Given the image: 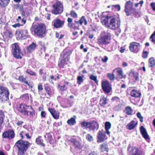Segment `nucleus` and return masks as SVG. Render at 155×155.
Masks as SVG:
<instances>
[{
    "mask_svg": "<svg viewBox=\"0 0 155 155\" xmlns=\"http://www.w3.org/2000/svg\"><path fill=\"white\" fill-rule=\"evenodd\" d=\"M111 124L109 122H106L105 123V128L106 133L108 135L110 134V132L109 131V129L110 128Z\"/></svg>",
    "mask_w": 155,
    "mask_h": 155,
    "instance_id": "obj_25",
    "label": "nucleus"
},
{
    "mask_svg": "<svg viewBox=\"0 0 155 155\" xmlns=\"http://www.w3.org/2000/svg\"><path fill=\"white\" fill-rule=\"evenodd\" d=\"M155 65V60L153 58H151L149 60L148 66L152 67Z\"/></svg>",
    "mask_w": 155,
    "mask_h": 155,
    "instance_id": "obj_29",
    "label": "nucleus"
},
{
    "mask_svg": "<svg viewBox=\"0 0 155 155\" xmlns=\"http://www.w3.org/2000/svg\"><path fill=\"white\" fill-rule=\"evenodd\" d=\"M105 137V132L103 130L98 131L97 136V142L100 143L103 142L104 140Z\"/></svg>",
    "mask_w": 155,
    "mask_h": 155,
    "instance_id": "obj_12",
    "label": "nucleus"
},
{
    "mask_svg": "<svg viewBox=\"0 0 155 155\" xmlns=\"http://www.w3.org/2000/svg\"><path fill=\"white\" fill-rule=\"evenodd\" d=\"M17 20L21 23V24L20 25H23L26 22V20L24 19V18H21V17L20 16L18 17Z\"/></svg>",
    "mask_w": 155,
    "mask_h": 155,
    "instance_id": "obj_42",
    "label": "nucleus"
},
{
    "mask_svg": "<svg viewBox=\"0 0 155 155\" xmlns=\"http://www.w3.org/2000/svg\"><path fill=\"white\" fill-rule=\"evenodd\" d=\"M41 116L42 117L45 118V117L46 114L44 111H42L41 114Z\"/></svg>",
    "mask_w": 155,
    "mask_h": 155,
    "instance_id": "obj_63",
    "label": "nucleus"
},
{
    "mask_svg": "<svg viewBox=\"0 0 155 155\" xmlns=\"http://www.w3.org/2000/svg\"><path fill=\"white\" fill-rule=\"evenodd\" d=\"M35 34L40 37H44L45 35V27L42 24L35 25L33 26Z\"/></svg>",
    "mask_w": 155,
    "mask_h": 155,
    "instance_id": "obj_3",
    "label": "nucleus"
},
{
    "mask_svg": "<svg viewBox=\"0 0 155 155\" xmlns=\"http://www.w3.org/2000/svg\"><path fill=\"white\" fill-rule=\"evenodd\" d=\"M88 155H97V153L96 152L93 151L90 153Z\"/></svg>",
    "mask_w": 155,
    "mask_h": 155,
    "instance_id": "obj_64",
    "label": "nucleus"
},
{
    "mask_svg": "<svg viewBox=\"0 0 155 155\" xmlns=\"http://www.w3.org/2000/svg\"><path fill=\"white\" fill-rule=\"evenodd\" d=\"M48 110L54 119H58L59 118V113L54 108H49Z\"/></svg>",
    "mask_w": 155,
    "mask_h": 155,
    "instance_id": "obj_16",
    "label": "nucleus"
},
{
    "mask_svg": "<svg viewBox=\"0 0 155 155\" xmlns=\"http://www.w3.org/2000/svg\"><path fill=\"white\" fill-rule=\"evenodd\" d=\"M133 112V110L130 107L128 106L126 108V113L127 115H132Z\"/></svg>",
    "mask_w": 155,
    "mask_h": 155,
    "instance_id": "obj_33",
    "label": "nucleus"
},
{
    "mask_svg": "<svg viewBox=\"0 0 155 155\" xmlns=\"http://www.w3.org/2000/svg\"><path fill=\"white\" fill-rule=\"evenodd\" d=\"M100 104L102 106H104L107 104V98L104 96H103L101 98L100 100Z\"/></svg>",
    "mask_w": 155,
    "mask_h": 155,
    "instance_id": "obj_32",
    "label": "nucleus"
},
{
    "mask_svg": "<svg viewBox=\"0 0 155 155\" xmlns=\"http://www.w3.org/2000/svg\"><path fill=\"white\" fill-rule=\"evenodd\" d=\"M10 0H0V6L2 8H5L9 4Z\"/></svg>",
    "mask_w": 155,
    "mask_h": 155,
    "instance_id": "obj_27",
    "label": "nucleus"
},
{
    "mask_svg": "<svg viewBox=\"0 0 155 155\" xmlns=\"http://www.w3.org/2000/svg\"><path fill=\"white\" fill-rule=\"evenodd\" d=\"M8 99L9 97H7V96L0 94V102H5L8 100Z\"/></svg>",
    "mask_w": 155,
    "mask_h": 155,
    "instance_id": "obj_34",
    "label": "nucleus"
},
{
    "mask_svg": "<svg viewBox=\"0 0 155 155\" xmlns=\"http://www.w3.org/2000/svg\"><path fill=\"white\" fill-rule=\"evenodd\" d=\"M12 53L15 57L17 58H21L23 56L20 51V49L18 45L15 43L12 45Z\"/></svg>",
    "mask_w": 155,
    "mask_h": 155,
    "instance_id": "obj_5",
    "label": "nucleus"
},
{
    "mask_svg": "<svg viewBox=\"0 0 155 155\" xmlns=\"http://www.w3.org/2000/svg\"><path fill=\"white\" fill-rule=\"evenodd\" d=\"M25 133V131H22L19 134V135L22 139H23L24 138V135Z\"/></svg>",
    "mask_w": 155,
    "mask_h": 155,
    "instance_id": "obj_61",
    "label": "nucleus"
},
{
    "mask_svg": "<svg viewBox=\"0 0 155 155\" xmlns=\"http://www.w3.org/2000/svg\"><path fill=\"white\" fill-rule=\"evenodd\" d=\"M117 30L118 29V28L120 26V19L119 18H117Z\"/></svg>",
    "mask_w": 155,
    "mask_h": 155,
    "instance_id": "obj_60",
    "label": "nucleus"
},
{
    "mask_svg": "<svg viewBox=\"0 0 155 155\" xmlns=\"http://www.w3.org/2000/svg\"><path fill=\"white\" fill-rule=\"evenodd\" d=\"M137 117L140 119V122H143V117L141 116V113L140 112H138L137 113Z\"/></svg>",
    "mask_w": 155,
    "mask_h": 155,
    "instance_id": "obj_53",
    "label": "nucleus"
},
{
    "mask_svg": "<svg viewBox=\"0 0 155 155\" xmlns=\"http://www.w3.org/2000/svg\"><path fill=\"white\" fill-rule=\"evenodd\" d=\"M28 110H26L25 111H22V112H21L24 115H28Z\"/></svg>",
    "mask_w": 155,
    "mask_h": 155,
    "instance_id": "obj_59",
    "label": "nucleus"
},
{
    "mask_svg": "<svg viewBox=\"0 0 155 155\" xmlns=\"http://www.w3.org/2000/svg\"><path fill=\"white\" fill-rule=\"evenodd\" d=\"M84 77L83 75L81 76H78L77 78V83L79 85L83 81V78Z\"/></svg>",
    "mask_w": 155,
    "mask_h": 155,
    "instance_id": "obj_43",
    "label": "nucleus"
},
{
    "mask_svg": "<svg viewBox=\"0 0 155 155\" xmlns=\"http://www.w3.org/2000/svg\"><path fill=\"white\" fill-rule=\"evenodd\" d=\"M141 94L138 91L133 90L130 92V95L135 97H140Z\"/></svg>",
    "mask_w": 155,
    "mask_h": 155,
    "instance_id": "obj_23",
    "label": "nucleus"
},
{
    "mask_svg": "<svg viewBox=\"0 0 155 155\" xmlns=\"http://www.w3.org/2000/svg\"><path fill=\"white\" fill-rule=\"evenodd\" d=\"M140 130L141 133L143 137L145 139H148L149 137V136L147 134L145 128H144L143 126H142L140 127Z\"/></svg>",
    "mask_w": 155,
    "mask_h": 155,
    "instance_id": "obj_19",
    "label": "nucleus"
},
{
    "mask_svg": "<svg viewBox=\"0 0 155 155\" xmlns=\"http://www.w3.org/2000/svg\"><path fill=\"white\" fill-rule=\"evenodd\" d=\"M86 139L88 141L91 142L93 140V137L90 134H87L86 136Z\"/></svg>",
    "mask_w": 155,
    "mask_h": 155,
    "instance_id": "obj_50",
    "label": "nucleus"
},
{
    "mask_svg": "<svg viewBox=\"0 0 155 155\" xmlns=\"http://www.w3.org/2000/svg\"><path fill=\"white\" fill-rule=\"evenodd\" d=\"M150 5L153 10L155 11V3L153 2L151 3Z\"/></svg>",
    "mask_w": 155,
    "mask_h": 155,
    "instance_id": "obj_58",
    "label": "nucleus"
},
{
    "mask_svg": "<svg viewBox=\"0 0 155 155\" xmlns=\"http://www.w3.org/2000/svg\"><path fill=\"white\" fill-rule=\"evenodd\" d=\"M75 29H78V27L80 26H81V23L80 22V21H74Z\"/></svg>",
    "mask_w": 155,
    "mask_h": 155,
    "instance_id": "obj_47",
    "label": "nucleus"
},
{
    "mask_svg": "<svg viewBox=\"0 0 155 155\" xmlns=\"http://www.w3.org/2000/svg\"><path fill=\"white\" fill-rule=\"evenodd\" d=\"M3 138L11 139L15 137V133L12 130H9L3 132L2 134Z\"/></svg>",
    "mask_w": 155,
    "mask_h": 155,
    "instance_id": "obj_9",
    "label": "nucleus"
},
{
    "mask_svg": "<svg viewBox=\"0 0 155 155\" xmlns=\"http://www.w3.org/2000/svg\"><path fill=\"white\" fill-rule=\"evenodd\" d=\"M0 94L7 96V97H9V92L8 90L6 87H0Z\"/></svg>",
    "mask_w": 155,
    "mask_h": 155,
    "instance_id": "obj_18",
    "label": "nucleus"
},
{
    "mask_svg": "<svg viewBox=\"0 0 155 155\" xmlns=\"http://www.w3.org/2000/svg\"><path fill=\"white\" fill-rule=\"evenodd\" d=\"M150 39H152L151 41L154 44H155V31L151 35Z\"/></svg>",
    "mask_w": 155,
    "mask_h": 155,
    "instance_id": "obj_49",
    "label": "nucleus"
},
{
    "mask_svg": "<svg viewBox=\"0 0 155 155\" xmlns=\"http://www.w3.org/2000/svg\"><path fill=\"white\" fill-rule=\"evenodd\" d=\"M102 87L104 92L107 93H109L111 89L109 82L107 81L102 82Z\"/></svg>",
    "mask_w": 155,
    "mask_h": 155,
    "instance_id": "obj_11",
    "label": "nucleus"
},
{
    "mask_svg": "<svg viewBox=\"0 0 155 155\" xmlns=\"http://www.w3.org/2000/svg\"><path fill=\"white\" fill-rule=\"evenodd\" d=\"M20 31L23 37V39H26L28 34V31L26 29H24L23 30Z\"/></svg>",
    "mask_w": 155,
    "mask_h": 155,
    "instance_id": "obj_37",
    "label": "nucleus"
},
{
    "mask_svg": "<svg viewBox=\"0 0 155 155\" xmlns=\"http://www.w3.org/2000/svg\"><path fill=\"white\" fill-rule=\"evenodd\" d=\"M90 78L94 81L96 83H97L98 81L97 79V77L93 75H91L90 77Z\"/></svg>",
    "mask_w": 155,
    "mask_h": 155,
    "instance_id": "obj_48",
    "label": "nucleus"
},
{
    "mask_svg": "<svg viewBox=\"0 0 155 155\" xmlns=\"http://www.w3.org/2000/svg\"><path fill=\"white\" fill-rule=\"evenodd\" d=\"M81 124L82 127H85L93 131L97 127H98V125L97 122L94 120L89 122L83 121L81 122Z\"/></svg>",
    "mask_w": 155,
    "mask_h": 155,
    "instance_id": "obj_4",
    "label": "nucleus"
},
{
    "mask_svg": "<svg viewBox=\"0 0 155 155\" xmlns=\"http://www.w3.org/2000/svg\"><path fill=\"white\" fill-rule=\"evenodd\" d=\"M70 15L72 18H78V14L75 12L74 10H72L70 12Z\"/></svg>",
    "mask_w": 155,
    "mask_h": 155,
    "instance_id": "obj_44",
    "label": "nucleus"
},
{
    "mask_svg": "<svg viewBox=\"0 0 155 155\" xmlns=\"http://www.w3.org/2000/svg\"><path fill=\"white\" fill-rule=\"evenodd\" d=\"M18 35V37H17V38H18L19 39H23V37L22 36V34L20 31L19 32L18 34H17V35Z\"/></svg>",
    "mask_w": 155,
    "mask_h": 155,
    "instance_id": "obj_56",
    "label": "nucleus"
},
{
    "mask_svg": "<svg viewBox=\"0 0 155 155\" xmlns=\"http://www.w3.org/2000/svg\"><path fill=\"white\" fill-rule=\"evenodd\" d=\"M53 9L52 11V13L58 15L61 13L63 9V6L59 1H57L53 5Z\"/></svg>",
    "mask_w": 155,
    "mask_h": 155,
    "instance_id": "obj_7",
    "label": "nucleus"
},
{
    "mask_svg": "<svg viewBox=\"0 0 155 155\" xmlns=\"http://www.w3.org/2000/svg\"><path fill=\"white\" fill-rule=\"evenodd\" d=\"M101 149L102 152H108V149L107 147V145L105 143H103L101 145Z\"/></svg>",
    "mask_w": 155,
    "mask_h": 155,
    "instance_id": "obj_38",
    "label": "nucleus"
},
{
    "mask_svg": "<svg viewBox=\"0 0 155 155\" xmlns=\"http://www.w3.org/2000/svg\"><path fill=\"white\" fill-rule=\"evenodd\" d=\"M18 79L20 81L24 82L28 85H29L28 81H26V78L25 77H24L23 76H21L19 77Z\"/></svg>",
    "mask_w": 155,
    "mask_h": 155,
    "instance_id": "obj_41",
    "label": "nucleus"
},
{
    "mask_svg": "<svg viewBox=\"0 0 155 155\" xmlns=\"http://www.w3.org/2000/svg\"><path fill=\"white\" fill-rule=\"evenodd\" d=\"M31 109L32 107L31 106L27 105L25 104H21L19 105L18 110L21 112L22 110L25 111Z\"/></svg>",
    "mask_w": 155,
    "mask_h": 155,
    "instance_id": "obj_17",
    "label": "nucleus"
},
{
    "mask_svg": "<svg viewBox=\"0 0 155 155\" xmlns=\"http://www.w3.org/2000/svg\"><path fill=\"white\" fill-rule=\"evenodd\" d=\"M68 26L70 28H71L75 29L74 22H73L72 19L70 18H68L67 19Z\"/></svg>",
    "mask_w": 155,
    "mask_h": 155,
    "instance_id": "obj_21",
    "label": "nucleus"
},
{
    "mask_svg": "<svg viewBox=\"0 0 155 155\" xmlns=\"http://www.w3.org/2000/svg\"><path fill=\"white\" fill-rule=\"evenodd\" d=\"M41 137H39L36 139V143L38 144L41 145L42 146H45V144L43 143V140L41 139Z\"/></svg>",
    "mask_w": 155,
    "mask_h": 155,
    "instance_id": "obj_31",
    "label": "nucleus"
},
{
    "mask_svg": "<svg viewBox=\"0 0 155 155\" xmlns=\"http://www.w3.org/2000/svg\"><path fill=\"white\" fill-rule=\"evenodd\" d=\"M72 53V51L71 50H64L63 52V58H64L66 59V60L68 61L69 58V57L70 55H71Z\"/></svg>",
    "mask_w": 155,
    "mask_h": 155,
    "instance_id": "obj_20",
    "label": "nucleus"
},
{
    "mask_svg": "<svg viewBox=\"0 0 155 155\" xmlns=\"http://www.w3.org/2000/svg\"><path fill=\"white\" fill-rule=\"evenodd\" d=\"M117 78L122 79L126 78V75L123 73L122 68H117Z\"/></svg>",
    "mask_w": 155,
    "mask_h": 155,
    "instance_id": "obj_15",
    "label": "nucleus"
},
{
    "mask_svg": "<svg viewBox=\"0 0 155 155\" xmlns=\"http://www.w3.org/2000/svg\"><path fill=\"white\" fill-rule=\"evenodd\" d=\"M26 73L28 74H29L30 75H34V76H36V74L34 72H33L31 70H30V69H28L26 71Z\"/></svg>",
    "mask_w": 155,
    "mask_h": 155,
    "instance_id": "obj_51",
    "label": "nucleus"
},
{
    "mask_svg": "<svg viewBox=\"0 0 155 155\" xmlns=\"http://www.w3.org/2000/svg\"><path fill=\"white\" fill-rule=\"evenodd\" d=\"M116 16L108 15L102 18L101 22L102 24L112 29H115Z\"/></svg>",
    "mask_w": 155,
    "mask_h": 155,
    "instance_id": "obj_1",
    "label": "nucleus"
},
{
    "mask_svg": "<svg viewBox=\"0 0 155 155\" xmlns=\"http://www.w3.org/2000/svg\"><path fill=\"white\" fill-rule=\"evenodd\" d=\"M137 123L134 120H132L127 125V128L129 130L134 129L136 126Z\"/></svg>",
    "mask_w": 155,
    "mask_h": 155,
    "instance_id": "obj_24",
    "label": "nucleus"
},
{
    "mask_svg": "<svg viewBox=\"0 0 155 155\" xmlns=\"http://www.w3.org/2000/svg\"><path fill=\"white\" fill-rule=\"evenodd\" d=\"M130 155H143V152L136 147H129L128 148Z\"/></svg>",
    "mask_w": 155,
    "mask_h": 155,
    "instance_id": "obj_8",
    "label": "nucleus"
},
{
    "mask_svg": "<svg viewBox=\"0 0 155 155\" xmlns=\"http://www.w3.org/2000/svg\"><path fill=\"white\" fill-rule=\"evenodd\" d=\"M64 21L59 18H56L53 21V26L56 28H62L64 25Z\"/></svg>",
    "mask_w": 155,
    "mask_h": 155,
    "instance_id": "obj_14",
    "label": "nucleus"
},
{
    "mask_svg": "<svg viewBox=\"0 0 155 155\" xmlns=\"http://www.w3.org/2000/svg\"><path fill=\"white\" fill-rule=\"evenodd\" d=\"M110 38V34L105 31L102 32L101 35V37L98 40L100 45L106 44L109 43L107 41Z\"/></svg>",
    "mask_w": 155,
    "mask_h": 155,
    "instance_id": "obj_6",
    "label": "nucleus"
},
{
    "mask_svg": "<svg viewBox=\"0 0 155 155\" xmlns=\"http://www.w3.org/2000/svg\"><path fill=\"white\" fill-rule=\"evenodd\" d=\"M133 8V3L130 1L127 2L125 4V12L126 13V15L129 16L130 15L128 10L131 11Z\"/></svg>",
    "mask_w": 155,
    "mask_h": 155,
    "instance_id": "obj_13",
    "label": "nucleus"
},
{
    "mask_svg": "<svg viewBox=\"0 0 155 155\" xmlns=\"http://www.w3.org/2000/svg\"><path fill=\"white\" fill-rule=\"evenodd\" d=\"M80 22L81 23V25L84 22V25H86L87 24V21L86 19L85 18L84 16H82L80 20H79Z\"/></svg>",
    "mask_w": 155,
    "mask_h": 155,
    "instance_id": "obj_45",
    "label": "nucleus"
},
{
    "mask_svg": "<svg viewBox=\"0 0 155 155\" xmlns=\"http://www.w3.org/2000/svg\"><path fill=\"white\" fill-rule=\"evenodd\" d=\"M65 60H66V59L63 58V59H61L60 61H59L58 66L60 67H63L64 65L65 64Z\"/></svg>",
    "mask_w": 155,
    "mask_h": 155,
    "instance_id": "obj_40",
    "label": "nucleus"
},
{
    "mask_svg": "<svg viewBox=\"0 0 155 155\" xmlns=\"http://www.w3.org/2000/svg\"><path fill=\"white\" fill-rule=\"evenodd\" d=\"M24 135L28 139H30L31 138V136H29V134L28 133H26L25 131Z\"/></svg>",
    "mask_w": 155,
    "mask_h": 155,
    "instance_id": "obj_62",
    "label": "nucleus"
},
{
    "mask_svg": "<svg viewBox=\"0 0 155 155\" xmlns=\"http://www.w3.org/2000/svg\"><path fill=\"white\" fill-rule=\"evenodd\" d=\"M28 113H29V116L31 117H32L35 115V111L34 109L32 108V109L28 110Z\"/></svg>",
    "mask_w": 155,
    "mask_h": 155,
    "instance_id": "obj_52",
    "label": "nucleus"
},
{
    "mask_svg": "<svg viewBox=\"0 0 155 155\" xmlns=\"http://www.w3.org/2000/svg\"><path fill=\"white\" fill-rule=\"evenodd\" d=\"M45 137L46 139H48L50 143H51L52 140V137L51 134L50 133L47 134L45 136Z\"/></svg>",
    "mask_w": 155,
    "mask_h": 155,
    "instance_id": "obj_39",
    "label": "nucleus"
},
{
    "mask_svg": "<svg viewBox=\"0 0 155 155\" xmlns=\"http://www.w3.org/2000/svg\"><path fill=\"white\" fill-rule=\"evenodd\" d=\"M67 123L71 125H74L76 122L75 119L73 118H71L70 119L68 120L67 121Z\"/></svg>",
    "mask_w": 155,
    "mask_h": 155,
    "instance_id": "obj_36",
    "label": "nucleus"
},
{
    "mask_svg": "<svg viewBox=\"0 0 155 155\" xmlns=\"http://www.w3.org/2000/svg\"><path fill=\"white\" fill-rule=\"evenodd\" d=\"M71 141L74 143L76 148L78 149L81 148V144L78 141H77L75 139H71Z\"/></svg>",
    "mask_w": 155,
    "mask_h": 155,
    "instance_id": "obj_28",
    "label": "nucleus"
},
{
    "mask_svg": "<svg viewBox=\"0 0 155 155\" xmlns=\"http://www.w3.org/2000/svg\"><path fill=\"white\" fill-rule=\"evenodd\" d=\"M108 60V57L105 56L103 58H101V61L104 62H106Z\"/></svg>",
    "mask_w": 155,
    "mask_h": 155,
    "instance_id": "obj_55",
    "label": "nucleus"
},
{
    "mask_svg": "<svg viewBox=\"0 0 155 155\" xmlns=\"http://www.w3.org/2000/svg\"><path fill=\"white\" fill-rule=\"evenodd\" d=\"M107 76L111 81H113L114 78V75L113 73H108L107 75Z\"/></svg>",
    "mask_w": 155,
    "mask_h": 155,
    "instance_id": "obj_46",
    "label": "nucleus"
},
{
    "mask_svg": "<svg viewBox=\"0 0 155 155\" xmlns=\"http://www.w3.org/2000/svg\"><path fill=\"white\" fill-rule=\"evenodd\" d=\"M140 47V45L139 43L133 42L130 44L129 48L131 51L137 53L139 51Z\"/></svg>",
    "mask_w": 155,
    "mask_h": 155,
    "instance_id": "obj_10",
    "label": "nucleus"
},
{
    "mask_svg": "<svg viewBox=\"0 0 155 155\" xmlns=\"http://www.w3.org/2000/svg\"><path fill=\"white\" fill-rule=\"evenodd\" d=\"M4 36L6 38H11L12 36V33L11 31L7 30L4 32Z\"/></svg>",
    "mask_w": 155,
    "mask_h": 155,
    "instance_id": "obj_30",
    "label": "nucleus"
},
{
    "mask_svg": "<svg viewBox=\"0 0 155 155\" xmlns=\"http://www.w3.org/2000/svg\"><path fill=\"white\" fill-rule=\"evenodd\" d=\"M117 102H119L118 103V105L117 106L118 110H120L124 108V103L122 100H120V98L117 97Z\"/></svg>",
    "mask_w": 155,
    "mask_h": 155,
    "instance_id": "obj_22",
    "label": "nucleus"
},
{
    "mask_svg": "<svg viewBox=\"0 0 155 155\" xmlns=\"http://www.w3.org/2000/svg\"><path fill=\"white\" fill-rule=\"evenodd\" d=\"M30 143L27 141L19 140L15 144V146L18 148V155H24L25 152L27 150L30 146Z\"/></svg>",
    "mask_w": 155,
    "mask_h": 155,
    "instance_id": "obj_2",
    "label": "nucleus"
},
{
    "mask_svg": "<svg viewBox=\"0 0 155 155\" xmlns=\"http://www.w3.org/2000/svg\"><path fill=\"white\" fill-rule=\"evenodd\" d=\"M148 52L147 51H143L142 57L144 58H146L147 57Z\"/></svg>",
    "mask_w": 155,
    "mask_h": 155,
    "instance_id": "obj_54",
    "label": "nucleus"
},
{
    "mask_svg": "<svg viewBox=\"0 0 155 155\" xmlns=\"http://www.w3.org/2000/svg\"><path fill=\"white\" fill-rule=\"evenodd\" d=\"M20 98L24 101H28L29 99L28 94H25L22 95L21 97Z\"/></svg>",
    "mask_w": 155,
    "mask_h": 155,
    "instance_id": "obj_35",
    "label": "nucleus"
},
{
    "mask_svg": "<svg viewBox=\"0 0 155 155\" xmlns=\"http://www.w3.org/2000/svg\"><path fill=\"white\" fill-rule=\"evenodd\" d=\"M46 92L49 95L51 94V91H50V88L49 87L45 88Z\"/></svg>",
    "mask_w": 155,
    "mask_h": 155,
    "instance_id": "obj_57",
    "label": "nucleus"
},
{
    "mask_svg": "<svg viewBox=\"0 0 155 155\" xmlns=\"http://www.w3.org/2000/svg\"><path fill=\"white\" fill-rule=\"evenodd\" d=\"M36 47V44L34 42H33L31 45H30L28 47H27V49L29 52H31L35 50Z\"/></svg>",
    "mask_w": 155,
    "mask_h": 155,
    "instance_id": "obj_26",
    "label": "nucleus"
}]
</instances>
